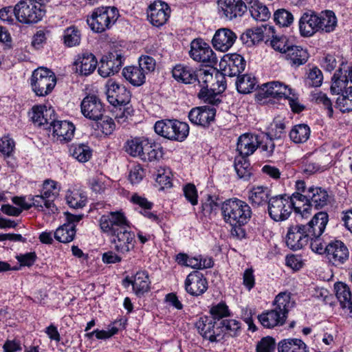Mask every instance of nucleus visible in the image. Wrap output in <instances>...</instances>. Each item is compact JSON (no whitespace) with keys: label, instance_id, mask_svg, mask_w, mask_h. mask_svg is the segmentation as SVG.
Masks as SVG:
<instances>
[{"label":"nucleus","instance_id":"1","mask_svg":"<svg viewBox=\"0 0 352 352\" xmlns=\"http://www.w3.org/2000/svg\"><path fill=\"white\" fill-rule=\"evenodd\" d=\"M219 82L221 83L222 89L221 91L226 89L225 76L218 72L215 73V76L207 70H200L196 74V78L193 87L197 92V96L199 99L205 102L211 104H217L221 102L218 98V94L215 93L216 85Z\"/></svg>","mask_w":352,"mask_h":352},{"label":"nucleus","instance_id":"2","mask_svg":"<svg viewBox=\"0 0 352 352\" xmlns=\"http://www.w3.org/2000/svg\"><path fill=\"white\" fill-rule=\"evenodd\" d=\"M294 305V302L291 300L289 294L281 292L275 298L274 308L259 315L258 319L266 328L281 326L285 324L287 314Z\"/></svg>","mask_w":352,"mask_h":352},{"label":"nucleus","instance_id":"3","mask_svg":"<svg viewBox=\"0 0 352 352\" xmlns=\"http://www.w3.org/2000/svg\"><path fill=\"white\" fill-rule=\"evenodd\" d=\"M349 80L342 69L337 70L331 78V92L339 95L336 107L342 112L352 111V85L348 86Z\"/></svg>","mask_w":352,"mask_h":352},{"label":"nucleus","instance_id":"4","mask_svg":"<svg viewBox=\"0 0 352 352\" xmlns=\"http://www.w3.org/2000/svg\"><path fill=\"white\" fill-rule=\"evenodd\" d=\"M221 210L225 221L232 226H241L247 223L252 215L249 205L238 199L224 201Z\"/></svg>","mask_w":352,"mask_h":352},{"label":"nucleus","instance_id":"5","mask_svg":"<svg viewBox=\"0 0 352 352\" xmlns=\"http://www.w3.org/2000/svg\"><path fill=\"white\" fill-rule=\"evenodd\" d=\"M56 84V78L53 72L45 67L35 69L30 78L32 90L39 97L50 94Z\"/></svg>","mask_w":352,"mask_h":352},{"label":"nucleus","instance_id":"6","mask_svg":"<svg viewBox=\"0 0 352 352\" xmlns=\"http://www.w3.org/2000/svg\"><path fill=\"white\" fill-rule=\"evenodd\" d=\"M154 129L158 135L179 142L184 140L189 133V126L187 123L177 120H162L157 121Z\"/></svg>","mask_w":352,"mask_h":352},{"label":"nucleus","instance_id":"7","mask_svg":"<svg viewBox=\"0 0 352 352\" xmlns=\"http://www.w3.org/2000/svg\"><path fill=\"white\" fill-rule=\"evenodd\" d=\"M119 16L118 10L115 7H101L96 8L87 22L91 29L96 32H102L111 28Z\"/></svg>","mask_w":352,"mask_h":352},{"label":"nucleus","instance_id":"8","mask_svg":"<svg viewBox=\"0 0 352 352\" xmlns=\"http://www.w3.org/2000/svg\"><path fill=\"white\" fill-rule=\"evenodd\" d=\"M45 14L42 4L31 1H21L15 6V17L21 23H36L42 19Z\"/></svg>","mask_w":352,"mask_h":352},{"label":"nucleus","instance_id":"9","mask_svg":"<svg viewBox=\"0 0 352 352\" xmlns=\"http://www.w3.org/2000/svg\"><path fill=\"white\" fill-rule=\"evenodd\" d=\"M294 205L287 195L272 197L268 201V214L275 221H285L290 217Z\"/></svg>","mask_w":352,"mask_h":352},{"label":"nucleus","instance_id":"10","mask_svg":"<svg viewBox=\"0 0 352 352\" xmlns=\"http://www.w3.org/2000/svg\"><path fill=\"white\" fill-rule=\"evenodd\" d=\"M58 192L56 183L54 181L46 180L43 184L41 195L32 197L34 207L39 210H43L45 206L54 213L57 208L55 207L54 201L58 195Z\"/></svg>","mask_w":352,"mask_h":352},{"label":"nucleus","instance_id":"11","mask_svg":"<svg viewBox=\"0 0 352 352\" xmlns=\"http://www.w3.org/2000/svg\"><path fill=\"white\" fill-rule=\"evenodd\" d=\"M190 56L195 61L213 66L217 63L216 55L210 45L201 38L194 39L190 43Z\"/></svg>","mask_w":352,"mask_h":352},{"label":"nucleus","instance_id":"12","mask_svg":"<svg viewBox=\"0 0 352 352\" xmlns=\"http://www.w3.org/2000/svg\"><path fill=\"white\" fill-rule=\"evenodd\" d=\"M195 327L203 338L210 342H218L223 338V330L217 320L210 316H202L196 322Z\"/></svg>","mask_w":352,"mask_h":352},{"label":"nucleus","instance_id":"13","mask_svg":"<svg viewBox=\"0 0 352 352\" xmlns=\"http://www.w3.org/2000/svg\"><path fill=\"white\" fill-rule=\"evenodd\" d=\"M97 65L98 60L92 53L82 52L75 56L72 69L79 76H87L95 71Z\"/></svg>","mask_w":352,"mask_h":352},{"label":"nucleus","instance_id":"14","mask_svg":"<svg viewBox=\"0 0 352 352\" xmlns=\"http://www.w3.org/2000/svg\"><path fill=\"white\" fill-rule=\"evenodd\" d=\"M310 239L303 224L292 225L288 228L285 237L287 246L294 250H298L305 246Z\"/></svg>","mask_w":352,"mask_h":352},{"label":"nucleus","instance_id":"15","mask_svg":"<svg viewBox=\"0 0 352 352\" xmlns=\"http://www.w3.org/2000/svg\"><path fill=\"white\" fill-rule=\"evenodd\" d=\"M107 98L113 106L127 104L131 100V93L126 88L113 80H109L107 84Z\"/></svg>","mask_w":352,"mask_h":352},{"label":"nucleus","instance_id":"16","mask_svg":"<svg viewBox=\"0 0 352 352\" xmlns=\"http://www.w3.org/2000/svg\"><path fill=\"white\" fill-rule=\"evenodd\" d=\"M102 231L109 236L116 234L120 228L125 226L128 221L123 213L120 212H111L102 215L99 221Z\"/></svg>","mask_w":352,"mask_h":352},{"label":"nucleus","instance_id":"17","mask_svg":"<svg viewBox=\"0 0 352 352\" xmlns=\"http://www.w3.org/2000/svg\"><path fill=\"white\" fill-rule=\"evenodd\" d=\"M113 234L112 243L115 245V249L120 254H125L133 249L135 245V235L130 230L129 223Z\"/></svg>","mask_w":352,"mask_h":352},{"label":"nucleus","instance_id":"18","mask_svg":"<svg viewBox=\"0 0 352 352\" xmlns=\"http://www.w3.org/2000/svg\"><path fill=\"white\" fill-rule=\"evenodd\" d=\"M326 255L329 263L340 266L349 259V252L342 241L335 240L326 245Z\"/></svg>","mask_w":352,"mask_h":352},{"label":"nucleus","instance_id":"19","mask_svg":"<svg viewBox=\"0 0 352 352\" xmlns=\"http://www.w3.org/2000/svg\"><path fill=\"white\" fill-rule=\"evenodd\" d=\"M170 9L168 5L161 1H155L148 8V19L155 27L164 25L170 17Z\"/></svg>","mask_w":352,"mask_h":352},{"label":"nucleus","instance_id":"20","mask_svg":"<svg viewBox=\"0 0 352 352\" xmlns=\"http://www.w3.org/2000/svg\"><path fill=\"white\" fill-rule=\"evenodd\" d=\"M80 107L84 116L93 120H98L101 118L104 111L101 100L95 95L86 96L82 100Z\"/></svg>","mask_w":352,"mask_h":352},{"label":"nucleus","instance_id":"21","mask_svg":"<svg viewBox=\"0 0 352 352\" xmlns=\"http://www.w3.org/2000/svg\"><path fill=\"white\" fill-rule=\"evenodd\" d=\"M274 27L266 24L254 29H248L241 35L240 39L248 47H251L256 43L267 38L265 42H268L270 33H273Z\"/></svg>","mask_w":352,"mask_h":352},{"label":"nucleus","instance_id":"22","mask_svg":"<svg viewBox=\"0 0 352 352\" xmlns=\"http://www.w3.org/2000/svg\"><path fill=\"white\" fill-rule=\"evenodd\" d=\"M219 12L228 20L242 16L247 6L242 0H218Z\"/></svg>","mask_w":352,"mask_h":352},{"label":"nucleus","instance_id":"23","mask_svg":"<svg viewBox=\"0 0 352 352\" xmlns=\"http://www.w3.org/2000/svg\"><path fill=\"white\" fill-rule=\"evenodd\" d=\"M318 13L309 10L304 12L298 21L299 32L303 37H310L319 32Z\"/></svg>","mask_w":352,"mask_h":352},{"label":"nucleus","instance_id":"24","mask_svg":"<svg viewBox=\"0 0 352 352\" xmlns=\"http://www.w3.org/2000/svg\"><path fill=\"white\" fill-rule=\"evenodd\" d=\"M208 289V282L204 275L198 271L190 273L185 280V289L191 296H198Z\"/></svg>","mask_w":352,"mask_h":352},{"label":"nucleus","instance_id":"25","mask_svg":"<svg viewBox=\"0 0 352 352\" xmlns=\"http://www.w3.org/2000/svg\"><path fill=\"white\" fill-rule=\"evenodd\" d=\"M122 65V56L118 52H112L102 58L98 68V74L103 78L118 72Z\"/></svg>","mask_w":352,"mask_h":352},{"label":"nucleus","instance_id":"26","mask_svg":"<svg viewBox=\"0 0 352 352\" xmlns=\"http://www.w3.org/2000/svg\"><path fill=\"white\" fill-rule=\"evenodd\" d=\"M215 115L216 109L214 108L199 107L190 110L188 118L195 125L207 127L214 120Z\"/></svg>","mask_w":352,"mask_h":352},{"label":"nucleus","instance_id":"27","mask_svg":"<svg viewBox=\"0 0 352 352\" xmlns=\"http://www.w3.org/2000/svg\"><path fill=\"white\" fill-rule=\"evenodd\" d=\"M308 197H309V204L304 207V212H309L311 208L316 210L322 209L330 203V197L327 191L320 187H309Z\"/></svg>","mask_w":352,"mask_h":352},{"label":"nucleus","instance_id":"28","mask_svg":"<svg viewBox=\"0 0 352 352\" xmlns=\"http://www.w3.org/2000/svg\"><path fill=\"white\" fill-rule=\"evenodd\" d=\"M236 34L228 28H221L216 31L212 38L214 47L221 52L228 51L236 41Z\"/></svg>","mask_w":352,"mask_h":352},{"label":"nucleus","instance_id":"29","mask_svg":"<svg viewBox=\"0 0 352 352\" xmlns=\"http://www.w3.org/2000/svg\"><path fill=\"white\" fill-rule=\"evenodd\" d=\"M328 221V214L325 212H319L316 213L307 223L303 224L307 233L309 234V239L321 236L326 228Z\"/></svg>","mask_w":352,"mask_h":352},{"label":"nucleus","instance_id":"30","mask_svg":"<svg viewBox=\"0 0 352 352\" xmlns=\"http://www.w3.org/2000/svg\"><path fill=\"white\" fill-rule=\"evenodd\" d=\"M259 145L260 141L258 135L244 133L238 138L236 151L240 157H248L254 153Z\"/></svg>","mask_w":352,"mask_h":352},{"label":"nucleus","instance_id":"31","mask_svg":"<svg viewBox=\"0 0 352 352\" xmlns=\"http://www.w3.org/2000/svg\"><path fill=\"white\" fill-rule=\"evenodd\" d=\"M50 126L52 127L54 136L61 142H67L74 137L75 126L70 122L58 121L53 118Z\"/></svg>","mask_w":352,"mask_h":352},{"label":"nucleus","instance_id":"32","mask_svg":"<svg viewBox=\"0 0 352 352\" xmlns=\"http://www.w3.org/2000/svg\"><path fill=\"white\" fill-rule=\"evenodd\" d=\"M150 283L148 275L145 271L138 272L133 278L126 277L124 280V285L126 287L131 285L137 296H141L147 292L150 289Z\"/></svg>","mask_w":352,"mask_h":352},{"label":"nucleus","instance_id":"33","mask_svg":"<svg viewBox=\"0 0 352 352\" xmlns=\"http://www.w3.org/2000/svg\"><path fill=\"white\" fill-rule=\"evenodd\" d=\"M53 109H47L45 106H34L32 109L31 120L38 126L50 124L54 118Z\"/></svg>","mask_w":352,"mask_h":352},{"label":"nucleus","instance_id":"34","mask_svg":"<svg viewBox=\"0 0 352 352\" xmlns=\"http://www.w3.org/2000/svg\"><path fill=\"white\" fill-rule=\"evenodd\" d=\"M285 54L289 64L295 67L304 65L309 58L307 50L296 45L289 46Z\"/></svg>","mask_w":352,"mask_h":352},{"label":"nucleus","instance_id":"35","mask_svg":"<svg viewBox=\"0 0 352 352\" xmlns=\"http://www.w3.org/2000/svg\"><path fill=\"white\" fill-rule=\"evenodd\" d=\"M263 87L266 97L286 98L292 94V89L278 81L263 84Z\"/></svg>","mask_w":352,"mask_h":352},{"label":"nucleus","instance_id":"36","mask_svg":"<svg viewBox=\"0 0 352 352\" xmlns=\"http://www.w3.org/2000/svg\"><path fill=\"white\" fill-rule=\"evenodd\" d=\"M334 289L341 307L346 309L352 317V296L349 286L343 283H338L335 284Z\"/></svg>","mask_w":352,"mask_h":352},{"label":"nucleus","instance_id":"37","mask_svg":"<svg viewBox=\"0 0 352 352\" xmlns=\"http://www.w3.org/2000/svg\"><path fill=\"white\" fill-rule=\"evenodd\" d=\"M278 352H308L305 343L297 338L284 339L278 344Z\"/></svg>","mask_w":352,"mask_h":352},{"label":"nucleus","instance_id":"38","mask_svg":"<svg viewBox=\"0 0 352 352\" xmlns=\"http://www.w3.org/2000/svg\"><path fill=\"white\" fill-rule=\"evenodd\" d=\"M319 32H331L337 25V18L333 11L325 10L318 14Z\"/></svg>","mask_w":352,"mask_h":352},{"label":"nucleus","instance_id":"39","mask_svg":"<svg viewBox=\"0 0 352 352\" xmlns=\"http://www.w3.org/2000/svg\"><path fill=\"white\" fill-rule=\"evenodd\" d=\"M173 78L185 84H194L196 74L193 70L183 65H177L172 71Z\"/></svg>","mask_w":352,"mask_h":352},{"label":"nucleus","instance_id":"40","mask_svg":"<svg viewBox=\"0 0 352 352\" xmlns=\"http://www.w3.org/2000/svg\"><path fill=\"white\" fill-rule=\"evenodd\" d=\"M270 190L267 187L258 186L252 188L250 192L249 199L254 206H261L267 203L270 198Z\"/></svg>","mask_w":352,"mask_h":352},{"label":"nucleus","instance_id":"41","mask_svg":"<svg viewBox=\"0 0 352 352\" xmlns=\"http://www.w3.org/2000/svg\"><path fill=\"white\" fill-rule=\"evenodd\" d=\"M123 76L134 86L142 85L145 81V74L141 68L136 66H129L124 68Z\"/></svg>","mask_w":352,"mask_h":352},{"label":"nucleus","instance_id":"42","mask_svg":"<svg viewBox=\"0 0 352 352\" xmlns=\"http://www.w3.org/2000/svg\"><path fill=\"white\" fill-rule=\"evenodd\" d=\"M76 226L72 223H65L56 229L54 236L60 243H69L74 240L76 235Z\"/></svg>","mask_w":352,"mask_h":352},{"label":"nucleus","instance_id":"43","mask_svg":"<svg viewBox=\"0 0 352 352\" xmlns=\"http://www.w3.org/2000/svg\"><path fill=\"white\" fill-rule=\"evenodd\" d=\"M147 141L140 138L129 140L124 145L125 151L132 157L141 159Z\"/></svg>","mask_w":352,"mask_h":352},{"label":"nucleus","instance_id":"44","mask_svg":"<svg viewBox=\"0 0 352 352\" xmlns=\"http://www.w3.org/2000/svg\"><path fill=\"white\" fill-rule=\"evenodd\" d=\"M311 130L305 124H296L290 131L289 138L292 142L296 144L307 142L310 137Z\"/></svg>","mask_w":352,"mask_h":352},{"label":"nucleus","instance_id":"45","mask_svg":"<svg viewBox=\"0 0 352 352\" xmlns=\"http://www.w3.org/2000/svg\"><path fill=\"white\" fill-rule=\"evenodd\" d=\"M141 160L144 162H159L163 156L162 148L147 141Z\"/></svg>","mask_w":352,"mask_h":352},{"label":"nucleus","instance_id":"46","mask_svg":"<svg viewBox=\"0 0 352 352\" xmlns=\"http://www.w3.org/2000/svg\"><path fill=\"white\" fill-rule=\"evenodd\" d=\"M249 10L251 16L256 21H265L270 16L268 8L257 0L251 1Z\"/></svg>","mask_w":352,"mask_h":352},{"label":"nucleus","instance_id":"47","mask_svg":"<svg viewBox=\"0 0 352 352\" xmlns=\"http://www.w3.org/2000/svg\"><path fill=\"white\" fill-rule=\"evenodd\" d=\"M256 84V78L248 74L239 76L236 81L237 90L239 92L242 94H248L252 92L254 89Z\"/></svg>","mask_w":352,"mask_h":352},{"label":"nucleus","instance_id":"48","mask_svg":"<svg viewBox=\"0 0 352 352\" xmlns=\"http://www.w3.org/2000/svg\"><path fill=\"white\" fill-rule=\"evenodd\" d=\"M81 34L80 30L74 26L66 28L63 33V43L68 47L77 46L80 44Z\"/></svg>","mask_w":352,"mask_h":352},{"label":"nucleus","instance_id":"49","mask_svg":"<svg viewBox=\"0 0 352 352\" xmlns=\"http://www.w3.org/2000/svg\"><path fill=\"white\" fill-rule=\"evenodd\" d=\"M70 154L80 162H87L91 156V150L85 144L72 145L69 148Z\"/></svg>","mask_w":352,"mask_h":352},{"label":"nucleus","instance_id":"50","mask_svg":"<svg viewBox=\"0 0 352 352\" xmlns=\"http://www.w3.org/2000/svg\"><path fill=\"white\" fill-rule=\"evenodd\" d=\"M222 204V201L216 196L209 195L205 202L202 204L204 214L205 216L215 215L221 207Z\"/></svg>","mask_w":352,"mask_h":352},{"label":"nucleus","instance_id":"51","mask_svg":"<svg viewBox=\"0 0 352 352\" xmlns=\"http://www.w3.org/2000/svg\"><path fill=\"white\" fill-rule=\"evenodd\" d=\"M234 168L239 178L248 180L250 177L251 167L247 157H241L239 159H235Z\"/></svg>","mask_w":352,"mask_h":352},{"label":"nucleus","instance_id":"52","mask_svg":"<svg viewBox=\"0 0 352 352\" xmlns=\"http://www.w3.org/2000/svg\"><path fill=\"white\" fill-rule=\"evenodd\" d=\"M110 179L104 175L100 173L89 179V185L91 190L101 194L104 192L107 186H109Z\"/></svg>","mask_w":352,"mask_h":352},{"label":"nucleus","instance_id":"53","mask_svg":"<svg viewBox=\"0 0 352 352\" xmlns=\"http://www.w3.org/2000/svg\"><path fill=\"white\" fill-rule=\"evenodd\" d=\"M67 204L73 208H81L85 206L87 201L86 196L78 191H69L66 195Z\"/></svg>","mask_w":352,"mask_h":352},{"label":"nucleus","instance_id":"54","mask_svg":"<svg viewBox=\"0 0 352 352\" xmlns=\"http://www.w3.org/2000/svg\"><path fill=\"white\" fill-rule=\"evenodd\" d=\"M288 199L290 200L292 203H294V206H292L293 210L296 213H300L302 216L307 212H304L303 209L302 210L301 206H298L297 202H301L302 207H306L309 204V197H308V191L304 195L300 193L299 192H296L292 194V196H288Z\"/></svg>","mask_w":352,"mask_h":352},{"label":"nucleus","instance_id":"55","mask_svg":"<svg viewBox=\"0 0 352 352\" xmlns=\"http://www.w3.org/2000/svg\"><path fill=\"white\" fill-rule=\"evenodd\" d=\"M274 21L280 27H289L294 22V16L289 11L281 8L274 12Z\"/></svg>","mask_w":352,"mask_h":352},{"label":"nucleus","instance_id":"56","mask_svg":"<svg viewBox=\"0 0 352 352\" xmlns=\"http://www.w3.org/2000/svg\"><path fill=\"white\" fill-rule=\"evenodd\" d=\"M210 313L211 318H214L218 322L221 321L222 318L228 317L230 315L228 306L225 302H220L217 305H214L210 307Z\"/></svg>","mask_w":352,"mask_h":352},{"label":"nucleus","instance_id":"57","mask_svg":"<svg viewBox=\"0 0 352 352\" xmlns=\"http://www.w3.org/2000/svg\"><path fill=\"white\" fill-rule=\"evenodd\" d=\"M221 328L231 336H237L241 331L240 322L234 319H225L219 322Z\"/></svg>","mask_w":352,"mask_h":352},{"label":"nucleus","instance_id":"58","mask_svg":"<svg viewBox=\"0 0 352 352\" xmlns=\"http://www.w3.org/2000/svg\"><path fill=\"white\" fill-rule=\"evenodd\" d=\"M229 67L232 75H238L245 69V62L241 55L236 54H232Z\"/></svg>","mask_w":352,"mask_h":352},{"label":"nucleus","instance_id":"59","mask_svg":"<svg viewBox=\"0 0 352 352\" xmlns=\"http://www.w3.org/2000/svg\"><path fill=\"white\" fill-rule=\"evenodd\" d=\"M275 32L273 31V33H270V36L272 39L270 40L271 46L277 51H279L282 53L285 54L286 50L289 47V45H287V38L285 36H278L274 34Z\"/></svg>","mask_w":352,"mask_h":352},{"label":"nucleus","instance_id":"60","mask_svg":"<svg viewBox=\"0 0 352 352\" xmlns=\"http://www.w3.org/2000/svg\"><path fill=\"white\" fill-rule=\"evenodd\" d=\"M275 340L266 336L263 338L256 344V352H274L275 350Z\"/></svg>","mask_w":352,"mask_h":352},{"label":"nucleus","instance_id":"61","mask_svg":"<svg viewBox=\"0 0 352 352\" xmlns=\"http://www.w3.org/2000/svg\"><path fill=\"white\" fill-rule=\"evenodd\" d=\"M323 76L322 72L317 67L313 68L308 74L307 82L312 87H320L322 85Z\"/></svg>","mask_w":352,"mask_h":352},{"label":"nucleus","instance_id":"62","mask_svg":"<svg viewBox=\"0 0 352 352\" xmlns=\"http://www.w3.org/2000/svg\"><path fill=\"white\" fill-rule=\"evenodd\" d=\"M170 175L171 172L169 169L158 170L155 180L161 186L162 189L170 188L172 186Z\"/></svg>","mask_w":352,"mask_h":352},{"label":"nucleus","instance_id":"63","mask_svg":"<svg viewBox=\"0 0 352 352\" xmlns=\"http://www.w3.org/2000/svg\"><path fill=\"white\" fill-rule=\"evenodd\" d=\"M144 74L154 71L155 68V60L153 57L144 56L139 59V66Z\"/></svg>","mask_w":352,"mask_h":352},{"label":"nucleus","instance_id":"64","mask_svg":"<svg viewBox=\"0 0 352 352\" xmlns=\"http://www.w3.org/2000/svg\"><path fill=\"white\" fill-rule=\"evenodd\" d=\"M314 100H315L316 102L319 104H322L324 108H326L328 111V114L329 116H331L333 114V108L332 103L331 100L327 97V96L322 93L319 92L316 93L314 95Z\"/></svg>","mask_w":352,"mask_h":352}]
</instances>
